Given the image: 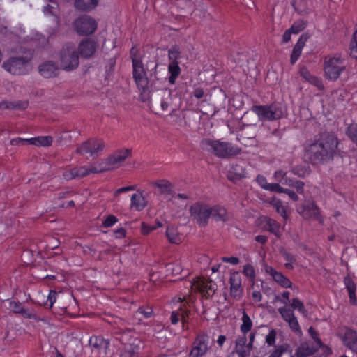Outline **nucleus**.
<instances>
[{"mask_svg":"<svg viewBox=\"0 0 357 357\" xmlns=\"http://www.w3.org/2000/svg\"><path fill=\"white\" fill-rule=\"evenodd\" d=\"M105 147V142L102 139H94V144L93 145V155L97 154L98 151H102Z\"/></svg>","mask_w":357,"mask_h":357,"instance_id":"nucleus-52","label":"nucleus"},{"mask_svg":"<svg viewBox=\"0 0 357 357\" xmlns=\"http://www.w3.org/2000/svg\"><path fill=\"white\" fill-rule=\"evenodd\" d=\"M158 63H155L153 66V73H150L149 77H148L147 87H144L142 90L143 93H150L151 91L160 90L165 88L163 87V80L160 79L157 76L156 69Z\"/></svg>","mask_w":357,"mask_h":357,"instance_id":"nucleus-12","label":"nucleus"},{"mask_svg":"<svg viewBox=\"0 0 357 357\" xmlns=\"http://www.w3.org/2000/svg\"><path fill=\"white\" fill-rule=\"evenodd\" d=\"M209 212H211V216L215 221L226 222L229 220L227 210L219 205H215L213 207L209 206Z\"/></svg>","mask_w":357,"mask_h":357,"instance_id":"nucleus-25","label":"nucleus"},{"mask_svg":"<svg viewBox=\"0 0 357 357\" xmlns=\"http://www.w3.org/2000/svg\"><path fill=\"white\" fill-rule=\"evenodd\" d=\"M131 156V150L126 149L116 151L107 159V165L110 167L122 163L128 157Z\"/></svg>","mask_w":357,"mask_h":357,"instance_id":"nucleus-18","label":"nucleus"},{"mask_svg":"<svg viewBox=\"0 0 357 357\" xmlns=\"http://www.w3.org/2000/svg\"><path fill=\"white\" fill-rule=\"evenodd\" d=\"M280 253L284 257L285 260L288 262H293L296 260L294 257L291 254L288 252L284 248H281L280 249Z\"/></svg>","mask_w":357,"mask_h":357,"instance_id":"nucleus-58","label":"nucleus"},{"mask_svg":"<svg viewBox=\"0 0 357 357\" xmlns=\"http://www.w3.org/2000/svg\"><path fill=\"white\" fill-rule=\"evenodd\" d=\"M316 352V349L310 347L307 342H302L296 351V357H307Z\"/></svg>","mask_w":357,"mask_h":357,"instance_id":"nucleus-34","label":"nucleus"},{"mask_svg":"<svg viewBox=\"0 0 357 357\" xmlns=\"http://www.w3.org/2000/svg\"><path fill=\"white\" fill-rule=\"evenodd\" d=\"M242 324L241 325V331L243 334L249 332L252 326V321L245 311L243 312Z\"/></svg>","mask_w":357,"mask_h":357,"instance_id":"nucleus-39","label":"nucleus"},{"mask_svg":"<svg viewBox=\"0 0 357 357\" xmlns=\"http://www.w3.org/2000/svg\"><path fill=\"white\" fill-rule=\"evenodd\" d=\"M208 336L206 334H199L195 338L190 352V357H202L208 351Z\"/></svg>","mask_w":357,"mask_h":357,"instance_id":"nucleus-10","label":"nucleus"},{"mask_svg":"<svg viewBox=\"0 0 357 357\" xmlns=\"http://www.w3.org/2000/svg\"><path fill=\"white\" fill-rule=\"evenodd\" d=\"M79 53L73 43H66L59 52L61 68L68 72L77 68L79 64Z\"/></svg>","mask_w":357,"mask_h":357,"instance_id":"nucleus-3","label":"nucleus"},{"mask_svg":"<svg viewBox=\"0 0 357 357\" xmlns=\"http://www.w3.org/2000/svg\"><path fill=\"white\" fill-rule=\"evenodd\" d=\"M119 357H135V352L132 349H123L121 351Z\"/></svg>","mask_w":357,"mask_h":357,"instance_id":"nucleus-64","label":"nucleus"},{"mask_svg":"<svg viewBox=\"0 0 357 357\" xmlns=\"http://www.w3.org/2000/svg\"><path fill=\"white\" fill-rule=\"evenodd\" d=\"M74 27L79 35L89 36L96 30L97 24L92 17L84 15L75 21Z\"/></svg>","mask_w":357,"mask_h":357,"instance_id":"nucleus-8","label":"nucleus"},{"mask_svg":"<svg viewBox=\"0 0 357 357\" xmlns=\"http://www.w3.org/2000/svg\"><path fill=\"white\" fill-rule=\"evenodd\" d=\"M274 207L276 211L280 213L284 218H287V213L284 206H282V203L280 200H278L274 203Z\"/></svg>","mask_w":357,"mask_h":357,"instance_id":"nucleus-54","label":"nucleus"},{"mask_svg":"<svg viewBox=\"0 0 357 357\" xmlns=\"http://www.w3.org/2000/svg\"><path fill=\"white\" fill-rule=\"evenodd\" d=\"M278 312L282 319L287 323L295 317L294 313L291 308L282 307L278 309Z\"/></svg>","mask_w":357,"mask_h":357,"instance_id":"nucleus-44","label":"nucleus"},{"mask_svg":"<svg viewBox=\"0 0 357 357\" xmlns=\"http://www.w3.org/2000/svg\"><path fill=\"white\" fill-rule=\"evenodd\" d=\"M40 74L45 78H51L58 76L59 68L57 64L52 61H45L38 66Z\"/></svg>","mask_w":357,"mask_h":357,"instance_id":"nucleus-16","label":"nucleus"},{"mask_svg":"<svg viewBox=\"0 0 357 357\" xmlns=\"http://www.w3.org/2000/svg\"><path fill=\"white\" fill-rule=\"evenodd\" d=\"M198 291L206 298L212 297L216 291V284L211 279L202 280L197 284Z\"/></svg>","mask_w":357,"mask_h":357,"instance_id":"nucleus-19","label":"nucleus"},{"mask_svg":"<svg viewBox=\"0 0 357 357\" xmlns=\"http://www.w3.org/2000/svg\"><path fill=\"white\" fill-rule=\"evenodd\" d=\"M90 345L98 350L103 349L105 353L107 352L109 347V341L104 339L102 336H92L89 340Z\"/></svg>","mask_w":357,"mask_h":357,"instance_id":"nucleus-29","label":"nucleus"},{"mask_svg":"<svg viewBox=\"0 0 357 357\" xmlns=\"http://www.w3.org/2000/svg\"><path fill=\"white\" fill-rule=\"evenodd\" d=\"M156 229V227L151 226L144 222L141 224V232L143 235H148L151 231Z\"/></svg>","mask_w":357,"mask_h":357,"instance_id":"nucleus-56","label":"nucleus"},{"mask_svg":"<svg viewBox=\"0 0 357 357\" xmlns=\"http://www.w3.org/2000/svg\"><path fill=\"white\" fill-rule=\"evenodd\" d=\"M344 344L357 354V331L347 328L343 337Z\"/></svg>","mask_w":357,"mask_h":357,"instance_id":"nucleus-20","label":"nucleus"},{"mask_svg":"<svg viewBox=\"0 0 357 357\" xmlns=\"http://www.w3.org/2000/svg\"><path fill=\"white\" fill-rule=\"evenodd\" d=\"M278 284L284 288L291 287L292 282L289 278L284 276L281 272H278L275 274V276L273 278Z\"/></svg>","mask_w":357,"mask_h":357,"instance_id":"nucleus-40","label":"nucleus"},{"mask_svg":"<svg viewBox=\"0 0 357 357\" xmlns=\"http://www.w3.org/2000/svg\"><path fill=\"white\" fill-rule=\"evenodd\" d=\"M337 144V139L334 134L324 132L319 139L305 147L304 159L312 165H323L333 160Z\"/></svg>","mask_w":357,"mask_h":357,"instance_id":"nucleus-1","label":"nucleus"},{"mask_svg":"<svg viewBox=\"0 0 357 357\" xmlns=\"http://www.w3.org/2000/svg\"><path fill=\"white\" fill-rule=\"evenodd\" d=\"M28 140L29 139H23L20 137L15 138L10 141V144L13 146H22L27 144H29Z\"/></svg>","mask_w":357,"mask_h":357,"instance_id":"nucleus-62","label":"nucleus"},{"mask_svg":"<svg viewBox=\"0 0 357 357\" xmlns=\"http://www.w3.org/2000/svg\"><path fill=\"white\" fill-rule=\"evenodd\" d=\"M158 63H155L153 66V73H150L149 77H148L147 87H144L142 90L143 93H150L151 91L160 90L165 88L163 87V80L160 79L157 76L156 69Z\"/></svg>","mask_w":357,"mask_h":357,"instance_id":"nucleus-14","label":"nucleus"},{"mask_svg":"<svg viewBox=\"0 0 357 357\" xmlns=\"http://www.w3.org/2000/svg\"><path fill=\"white\" fill-rule=\"evenodd\" d=\"M8 309L15 314H20L22 317L26 319H35L36 314L29 312L28 310L22 306L21 303L15 302L13 301H9Z\"/></svg>","mask_w":357,"mask_h":357,"instance_id":"nucleus-23","label":"nucleus"},{"mask_svg":"<svg viewBox=\"0 0 357 357\" xmlns=\"http://www.w3.org/2000/svg\"><path fill=\"white\" fill-rule=\"evenodd\" d=\"M96 43L90 38L82 40L78 45V50L82 57L91 58L96 52Z\"/></svg>","mask_w":357,"mask_h":357,"instance_id":"nucleus-15","label":"nucleus"},{"mask_svg":"<svg viewBox=\"0 0 357 357\" xmlns=\"http://www.w3.org/2000/svg\"><path fill=\"white\" fill-rule=\"evenodd\" d=\"M160 190V194L171 195L172 193V184L167 180H160L153 183Z\"/></svg>","mask_w":357,"mask_h":357,"instance_id":"nucleus-37","label":"nucleus"},{"mask_svg":"<svg viewBox=\"0 0 357 357\" xmlns=\"http://www.w3.org/2000/svg\"><path fill=\"white\" fill-rule=\"evenodd\" d=\"M158 63H155L153 66V73H150L149 77H148L147 87H144L142 90L143 93H150L151 91L160 90L165 88L163 87V80L160 79L157 76L156 69Z\"/></svg>","mask_w":357,"mask_h":357,"instance_id":"nucleus-13","label":"nucleus"},{"mask_svg":"<svg viewBox=\"0 0 357 357\" xmlns=\"http://www.w3.org/2000/svg\"><path fill=\"white\" fill-rule=\"evenodd\" d=\"M166 236L169 241L172 243L178 244L181 242L180 236L177 234L174 227H167L166 230Z\"/></svg>","mask_w":357,"mask_h":357,"instance_id":"nucleus-42","label":"nucleus"},{"mask_svg":"<svg viewBox=\"0 0 357 357\" xmlns=\"http://www.w3.org/2000/svg\"><path fill=\"white\" fill-rule=\"evenodd\" d=\"M309 36L307 33H303L300 36L291 54V64H294L300 57L302 52V49L305 46V42L307 40Z\"/></svg>","mask_w":357,"mask_h":357,"instance_id":"nucleus-22","label":"nucleus"},{"mask_svg":"<svg viewBox=\"0 0 357 357\" xmlns=\"http://www.w3.org/2000/svg\"><path fill=\"white\" fill-rule=\"evenodd\" d=\"M235 351L239 357H248L249 356V351H246L245 346H239L236 344Z\"/></svg>","mask_w":357,"mask_h":357,"instance_id":"nucleus-55","label":"nucleus"},{"mask_svg":"<svg viewBox=\"0 0 357 357\" xmlns=\"http://www.w3.org/2000/svg\"><path fill=\"white\" fill-rule=\"evenodd\" d=\"M252 110L258 115L261 121L276 120L283 116L280 104L276 102L270 105H253Z\"/></svg>","mask_w":357,"mask_h":357,"instance_id":"nucleus-5","label":"nucleus"},{"mask_svg":"<svg viewBox=\"0 0 357 357\" xmlns=\"http://www.w3.org/2000/svg\"><path fill=\"white\" fill-rule=\"evenodd\" d=\"M347 136L357 146V123H353L349 125L346 130Z\"/></svg>","mask_w":357,"mask_h":357,"instance_id":"nucleus-41","label":"nucleus"},{"mask_svg":"<svg viewBox=\"0 0 357 357\" xmlns=\"http://www.w3.org/2000/svg\"><path fill=\"white\" fill-rule=\"evenodd\" d=\"M168 57L170 62L177 61L181 57L180 47L178 45H173L168 50Z\"/></svg>","mask_w":357,"mask_h":357,"instance_id":"nucleus-43","label":"nucleus"},{"mask_svg":"<svg viewBox=\"0 0 357 357\" xmlns=\"http://www.w3.org/2000/svg\"><path fill=\"white\" fill-rule=\"evenodd\" d=\"M244 176L245 170L241 165L237 164L233 165L227 174V178L233 183L240 181Z\"/></svg>","mask_w":357,"mask_h":357,"instance_id":"nucleus-28","label":"nucleus"},{"mask_svg":"<svg viewBox=\"0 0 357 357\" xmlns=\"http://www.w3.org/2000/svg\"><path fill=\"white\" fill-rule=\"evenodd\" d=\"M89 174L87 167L85 166L76 167L63 172V177L66 180H70L75 178H82Z\"/></svg>","mask_w":357,"mask_h":357,"instance_id":"nucleus-24","label":"nucleus"},{"mask_svg":"<svg viewBox=\"0 0 357 357\" xmlns=\"http://www.w3.org/2000/svg\"><path fill=\"white\" fill-rule=\"evenodd\" d=\"M28 141L29 144L49 146L52 144L53 139L51 136H41L29 139Z\"/></svg>","mask_w":357,"mask_h":357,"instance_id":"nucleus-36","label":"nucleus"},{"mask_svg":"<svg viewBox=\"0 0 357 357\" xmlns=\"http://www.w3.org/2000/svg\"><path fill=\"white\" fill-rule=\"evenodd\" d=\"M136 314H141L146 319L150 318L153 314V309L151 306H141L136 311Z\"/></svg>","mask_w":357,"mask_h":357,"instance_id":"nucleus-47","label":"nucleus"},{"mask_svg":"<svg viewBox=\"0 0 357 357\" xmlns=\"http://www.w3.org/2000/svg\"><path fill=\"white\" fill-rule=\"evenodd\" d=\"M147 206V201L142 193L133 194L131 197V208L137 211H142Z\"/></svg>","mask_w":357,"mask_h":357,"instance_id":"nucleus-31","label":"nucleus"},{"mask_svg":"<svg viewBox=\"0 0 357 357\" xmlns=\"http://www.w3.org/2000/svg\"><path fill=\"white\" fill-rule=\"evenodd\" d=\"M117 221L118 219L116 216H114V215H109L102 222V227L105 228L110 227L112 225H114Z\"/></svg>","mask_w":357,"mask_h":357,"instance_id":"nucleus-51","label":"nucleus"},{"mask_svg":"<svg viewBox=\"0 0 357 357\" xmlns=\"http://www.w3.org/2000/svg\"><path fill=\"white\" fill-rule=\"evenodd\" d=\"M99 0H75V8L80 11L88 12L95 8Z\"/></svg>","mask_w":357,"mask_h":357,"instance_id":"nucleus-27","label":"nucleus"},{"mask_svg":"<svg viewBox=\"0 0 357 357\" xmlns=\"http://www.w3.org/2000/svg\"><path fill=\"white\" fill-rule=\"evenodd\" d=\"M31 56H10L2 64V67L10 74L22 75L27 74L30 70Z\"/></svg>","mask_w":357,"mask_h":357,"instance_id":"nucleus-4","label":"nucleus"},{"mask_svg":"<svg viewBox=\"0 0 357 357\" xmlns=\"http://www.w3.org/2000/svg\"><path fill=\"white\" fill-rule=\"evenodd\" d=\"M344 284L348 291L350 303L351 305H356L357 304V298L356 296V284L352 279L349 276H346L344 280Z\"/></svg>","mask_w":357,"mask_h":357,"instance_id":"nucleus-30","label":"nucleus"},{"mask_svg":"<svg viewBox=\"0 0 357 357\" xmlns=\"http://www.w3.org/2000/svg\"><path fill=\"white\" fill-rule=\"evenodd\" d=\"M256 181L262 188L268 190V187L270 183L267 182L266 178L264 176L258 175Z\"/></svg>","mask_w":357,"mask_h":357,"instance_id":"nucleus-60","label":"nucleus"},{"mask_svg":"<svg viewBox=\"0 0 357 357\" xmlns=\"http://www.w3.org/2000/svg\"><path fill=\"white\" fill-rule=\"evenodd\" d=\"M243 273L245 275L249 278L251 280H253L255 277V272L254 267L250 264H246L244 268Z\"/></svg>","mask_w":357,"mask_h":357,"instance_id":"nucleus-50","label":"nucleus"},{"mask_svg":"<svg viewBox=\"0 0 357 357\" xmlns=\"http://www.w3.org/2000/svg\"><path fill=\"white\" fill-rule=\"evenodd\" d=\"M290 305L294 310L297 309L305 317L307 316V311L306 310L303 302L301 301L298 298H294Z\"/></svg>","mask_w":357,"mask_h":357,"instance_id":"nucleus-46","label":"nucleus"},{"mask_svg":"<svg viewBox=\"0 0 357 357\" xmlns=\"http://www.w3.org/2000/svg\"><path fill=\"white\" fill-rule=\"evenodd\" d=\"M307 26V22L303 20H298L295 22L291 26L289 29V31L294 34H298L303 31Z\"/></svg>","mask_w":357,"mask_h":357,"instance_id":"nucleus-45","label":"nucleus"},{"mask_svg":"<svg viewBox=\"0 0 357 357\" xmlns=\"http://www.w3.org/2000/svg\"><path fill=\"white\" fill-rule=\"evenodd\" d=\"M94 144V139H90L83 142L80 146L77 147L75 152L77 153L84 155L85 153H90L91 155H93V145Z\"/></svg>","mask_w":357,"mask_h":357,"instance_id":"nucleus-38","label":"nucleus"},{"mask_svg":"<svg viewBox=\"0 0 357 357\" xmlns=\"http://www.w3.org/2000/svg\"><path fill=\"white\" fill-rule=\"evenodd\" d=\"M29 105L28 101H15L7 102L3 101L0 102V108L2 109H15L19 110H24L27 108Z\"/></svg>","mask_w":357,"mask_h":357,"instance_id":"nucleus-33","label":"nucleus"},{"mask_svg":"<svg viewBox=\"0 0 357 357\" xmlns=\"http://www.w3.org/2000/svg\"><path fill=\"white\" fill-rule=\"evenodd\" d=\"M172 101V91L167 88H164L160 93V98L155 100L156 104H160L162 111L167 109L170 102Z\"/></svg>","mask_w":357,"mask_h":357,"instance_id":"nucleus-26","label":"nucleus"},{"mask_svg":"<svg viewBox=\"0 0 357 357\" xmlns=\"http://www.w3.org/2000/svg\"><path fill=\"white\" fill-rule=\"evenodd\" d=\"M200 144L202 149L211 152L220 158L236 156L241 153V149L240 147L234 146L231 143L227 142H220V140L204 138L201 141Z\"/></svg>","mask_w":357,"mask_h":357,"instance_id":"nucleus-2","label":"nucleus"},{"mask_svg":"<svg viewBox=\"0 0 357 357\" xmlns=\"http://www.w3.org/2000/svg\"><path fill=\"white\" fill-rule=\"evenodd\" d=\"M275 337L276 331L275 329H272L266 337V342L270 346L273 345L275 342Z\"/></svg>","mask_w":357,"mask_h":357,"instance_id":"nucleus-57","label":"nucleus"},{"mask_svg":"<svg viewBox=\"0 0 357 357\" xmlns=\"http://www.w3.org/2000/svg\"><path fill=\"white\" fill-rule=\"evenodd\" d=\"M299 74L306 82L316 86L319 90H324V86L320 78L310 74L305 66L301 67Z\"/></svg>","mask_w":357,"mask_h":357,"instance_id":"nucleus-21","label":"nucleus"},{"mask_svg":"<svg viewBox=\"0 0 357 357\" xmlns=\"http://www.w3.org/2000/svg\"><path fill=\"white\" fill-rule=\"evenodd\" d=\"M189 212L192 219L200 227H204L208 225L211 217L208 205L199 202H196L190 207Z\"/></svg>","mask_w":357,"mask_h":357,"instance_id":"nucleus-6","label":"nucleus"},{"mask_svg":"<svg viewBox=\"0 0 357 357\" xmlns=\"http://www.w3.org/2000/svg\"><path fill=\"white\" fill-rule=\"evenodd\" d=\"M57 293L56 291L50 290L49 295L47 296V301L50 302L49 307H52L53 304L56 302ZM46 305H48L47 303H45Z\"/></svg>","mask_w":357,"mask_h":357,"instance_id":"nucleus-61","label":"nucleus"},{"mask_svg":"<svg viewBox=\"0 0 357 357\" xmlns=\"http://www.w3.org/2000/svg\"><path fill=\"white\" fill-rule=\"evenodd\" d=\"M114 167H108V165H107V162H106L105 167H101L100 165H99V167L91 166L90 167H87V170H88L89 174L90 173H101V172H104L112 169Z\"/></svg>","mask_w":357,"mask_h":357,"instance_id":"nucleus-49","label":"nucleus"},{"mask_svg":"<svg viewBox=\"0 0 357 357\" xmlns=\"http://www.w3.org/2000/svg\"><path fill=\"white\" fill-rule=\"evenodd\" d=\"M300 213L305 219L314 218L317 220H321L319 208L314 202L303 205Z\"/></svg>","mask_w":357,"mask_h":357,"instance_id":"nucleus-17","label":"nucleus"},{"mask_svg":"<svg viewBox=\"0 0 357 357\" xmlns=\"http://www.w3.org/2000/svg\"><path fill=\"white\" fill-rule=\"evenodd\" d=\"M324 73L326 78L335 81L340 74L345 70V66L340 57H331L324 62Z\"/></svg>","mask_w":357,"mask_h":357,"instance_id":"nucleus-7","label":"nucleus"},{"mask_svg":"<svg viewBox=\"0 0 357 357\" xmlns=\"http://www.w3.org/2000/svg\"><path fill=\"white\" fill-rule=\"evenodd\" d=\"M168 71L170 73V76L169 77V82L171 84H174L176 82V79L181 73V68L178 66V62H170L168 66Z\"/></svg>","mask_w":357,"mask_h":357,"instance_id":"nucleus-35","label":"nucleus"},{"mask_svg":"<svg viewBox=\"0 0 357 357\" xmlns=\"http://www.w3.org/2000/svg\"><path fill=\"white\" fill-rule=\"evenodd\" d=\"M230 295L234 299L238 301L243 296V289L241 286V275L238 272L232 273L229 278Z\"/></svg>","mask_w":357,"mask_h":357,"instance_id":"nucleus-11","label":"nucleus"},{"mask_svg":"<svg viewBox=\"0 0 357 357\" xmlns=\"http://www.w3.org/2000/svg\"><path fill=\"white\" fill-rule=\"evenodd\" d=\"M286 351V348L282 345L276 349L269 357H281L282 354Z\"/></svg>","mask_w":357,"mask_h":357,"instance_id":"nucleus-63","label":"nucleus"},{"mask_svg":"<svg viewBox=\"0 0 357 357\" xmlns=\"http://www.w3.org/2000/svg\"><path fill=\"white\" fill-rule=\"evenodd\" d=\"M308 332L310 334L312 338L316 342L317 344H319L321 347L322 345V342L318 337V333L315 331V329L312 326H311L310 327Z\"/></svg>","mask_w":357,"mask_h":357,"instance_id":"nucleus-59","label":"nucleus"},{"mask_svg":"<svg viewBox=\"0 0 357 357\" xmlns=\"http://www.w3.org/2000/svg\"><path fill=\"white\" fill-rule=\"evenodd\" d=\"M132 77L139 90L147 87L148 77L142 60L133 59Z\"/></svg>","mask_w":357,"mask_h":357,"instance_id":"nucleus-9","label":"nucleus"},{"mask_svg":"<svg viewBox=\"0 0 357 357\" xmlns=\"http://www.w3.org/2000/svg\"><path fill=\"white\" fill-rule=\"evenodd\" d=\"M280 224L276 220L268 217L264 218V229L273 234L278 238L280 236Z\"/></svg>","mask_w":357,"mask_h":357,"instance_id":"nucleus-32","label":"nucleus"},{"mask_svg":"<svg viewBox=\"0 0 357 357\" xmlns=\"http://www.w3.org/2000/svg\"><path fill=\"white\" fill-rule=\"evenodd\" d=\"M290 328L295 333H301V329L300 328L297 318L294 317L289 322Z\"/></svg>","mask_w":357,"mask_h":357,"instance_id":"nucleus-53","label":"nucleus"},{"mask_svg":"<svg viewBox=\"0 0 357 357\" xmlns=\"http://www.w3.org/2000/svg\"><path fill=\"white\" fill-rule=\"evenodd\" d=\"M292 172L297 175L299 177H305V176L310 174L309 167H302V166H296L293 167Z\"/></svg>","mask_w":357,"mask_h":357,"instance_id":"nucleus-48","label":"nucleus"}]
</instances>
